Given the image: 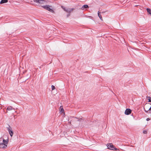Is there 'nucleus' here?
<instances>
[{"label": "nucleus", "instance_id": "nucleus-12", "mask_svg": "<svg viewBox=\"0 0 151 151\" xmlns=\"http://www.w3.org/2000/svg\"><path fill=\"white\" fill-rule=\"evenodd\" d=\"M8 2V0H1L0 1V3L2 4L3 3H6Z\"/></svg>", "mask_w": 151, "mask_h": 151}, {"label": "nucleus", "instance_id": "nucleus-4", "mask_svg": "<svg viewBox=\"0 0 151 151\" xmlns=\"http://www.w3.org/2000/svg\"><path fill=\"white\" fill-rule=\"evenodd\" d=\"M34 2L36 3H38L40 4H46L47 3V1L44 0H33Z\"/></svg>", "mask_w": 151, "mask_h": 151}, {"label": "nucleus", "instance_id": "nucleus-20", "mask_svg": "<svg viewBox=\"0 0 151 151\" xmlns=\"http://www.w3.org/2000/svg\"><path fill=\"white\" fill-rule=\"evenodd\" d=\"M150 120V119H149V118H147V119H146V120L147 121H148L149 120Z\"/></svg>", "mask_w": 151, "mask_h": 151}, {"label": "nucleus", "instance_id": "nucleus-19", "mask_svg": "<svg viewBox=\"0 0 151 151\" xmlns=\"http://www.w3.org/2000/svg\"><path fill=\"white\" fill-rule=\"evenodd\" d=\"M68 123H70V124H71V120L70 119H68Z\"/></svg>", "mask_w": 151, "mask_h": 151}, {"label": "nucleus", "instance_id": "nucleus-17", "mask_svg": "<svg viewBox=\"0 0 151 151\" xmlns=\"http://www.w3.org/2000/svg\"><path fill=\"white\" fill-rule=\"evenodd\" d=\"M147 130H144L143 131V133L144 134H147Z\"/></svg>", "mask_w": 151, "mask_h": 151}, {"label": "nucleus", "instance_id": "nucleus-2", "mask_svg": "<svg viewBox=\"0 0 151 151\" xmlns=\"http://www.w3.org/2000/svg\"><path fill=\"white\" fill-rule=\"evenodd\" d=\"M107 148L111 150H116V148H115L112 143H109L107 145Z\"/></svg>", "mask_w": 151, "mask_h": 151}, {"label": "nucleus", "instance_id": "nucleus-8", "mask_svg": "<svg viewBox=\"0 0 151 151\" xmlns=\"http://www.w3.org/2000/svg\"><path fill=\"white\" fill-rule=\"evenodd\" d=\"M7 147V145L3 143H0V148H6Z\"/></svg>", "mask_w": 151, "mask_h": 151}, {"label": "nucleus", "instance_id": "nucleus-1", "mask_svg": "<svg viewBox=\"0 0 151 151\" xmlns=\"http://www.w3.org/2000/svg\"><path fill=\"white\" fill-rule=\"evenodd\" d=\"M42 7L45 9L52 13L54 12V11L52 8V6L48 5L42 6Z\"/></svg>", "mask_w": 151, "mask_h": 151}, {"label": "nucleus", "instance_id": "nucleus-7", "mask_svg": "<svg viewBox=\"0 0 151 151\" xmlns=\"http://www.w3.org/2000/svg\"><path fill=\"white\" fill-rule=\"evenodd\" d=\"M132 112V110L129 109H127L125 111V114L126 115H129Z\"/></svg>", "mask_w": 151, "mask_h": 151}, {"label": "nucleus", "instance_id": "nucleus-11", "mask_svg": "<svg viewBox=\"0 0 151 151\" xmlns=\"http://www.w3.org/2000/svg\"><path fill=\"white\" fill-rule=\"evenodd\" d=\"M89 6H88L87 5H83L81 8V9L82 10H84V9L86 8H88Z\"/></svg>", "mask_w": 151, "mask_h": 151}, {"label": "nucleus", "instance_id": "nucleus-9", "mask_svg": "<svg viewBox=\"0 0 151 151\" xmlns=\"http://www.w3.org/2000/svg\"><path fill=\"white\" fill-rule=\"evenodd\" d=\"M8 130L11 136L12 137L13 134V132L12 130V128H9L8 129Z\"/></svg>", "mask_w": 151, "mask_h": 151}, {"label": "nucleus", "instance_id": "nucleus-21", "mask_svg": "<svg viewBox=\"0 0 151 151\" xmlns=\"http://www.w3.org/2000/svg\"><path fill=\"white\" fill-rule=\"evenodd\" d=\"M62 8H63L64 9V10L65 11V9L63 8V6H62Z\"/></svg>", "mask_w": 151, "mask_h": 151}, {"label": "nucleus", "instance_id": "nucleus-22", "mask_svg": "<svg viewBox=\"0 0 151 151\" xmlns=\"http://www.w3.org/2000/svg\"><path fill=\"white\" fill-rule=\"evenodd\" d=\"M106 12V11L102 12V13H105Z\"/></svg>", "mask_w": 151, "mask_h": 151}, {"label": "nucleus", "instance_id": "nucleus-6", "mask_svg": "<svg viewBox=\"0 0 151 151\" xmlns=\"http://www.w3.org/2000/svg\"><path fill=\"white\" fill-rule=\"evenodd\" d=\"M74 10L73 8H69L68 9H67V13H68V14H67V17H68L70 16V13L72 12L73 10Z\"/></svg>", "mask_w": 151, "mask_h": 151}, {"label": "nucleus", "instance_id": "nucleus-5", "mask_svg": "<svg viewBox=\"0 0 151 151\" xmlns=\"http://www.w3.org/2000/svg\"><path fill=\"white\" fill-rule=\"evenodd\" d=\"M60 112L64 117L65 116V114L62 106H60L59 109Z\"/></svg>", "mask_w": 151, "mask_h": 151}, {"label": "nucleus", "instance_id": "nucleus-3", "mask_svg": "<svg viewBox=\"0 0 151 151\" xmlns=\"http://www.w3.org/2000/svg\"><path fill=\"white\" fill-rule=\"evenodd\" d=\"M151 105V104L148 103L146 104L144 107V108L145 111L146 112H149V110H148L147 109H149L150 107V105Z\"/></svg>", "mask_w": 151, "mask_h": 151}, {"label": "nucleus", "instance_id": "nucleus-13", "mask_svg": "<svg viewBox=\"0 0 151 151\" xmlns=\"http://www.w3.org/2000/svg\"><path fill=\"white\" fill-rule=\"evenodd\" d=\"M100 12H99V11L98 12V16L99 17V18H100V19L101 20V21H103V19L102 18V17H101V16L99 14V13H100Z\"/></svg>", "mask_w": 151, "mask_h": 151}, {"label": "nucleus", "instance_id": "nucleus-18", "mask_svg": "<svg viewBox=\"0 0 151 151\" xmlns=\"http://www.w3.org/2000/svg\"><path fill=\"white\" fill-rule=\"evenodd\" d=\"M51 87L52 90L55 89V87L53 85H52Z\"/></svg>", "mask_w": 151, "mask_h": 151}, {"label": "nucleus", "instance_id": "nucleus-14", "mask_svg": "<svg viewBox=\"0 0 151 151\" xmlns=\"http://www.w3.org/2000/svg\"><path fill=\"white\" fill-rule=\"evenodd\" d=\"M3 143L7 145L8 143V141L6 140H5L4 139H3Z\"/></svg>", "mask_w": 151, "mask_h": 151}, {"label": "nucleus", "instance_id": "nucleus-10", "mask_svg": "<svg viewBox=\"0 0 151 151\" xmlns=\"http://www.w3.org/2000/svg\"><path fill=\"white\" fill-rule=\"evenodd\" d=\"M7 110H8L9 111H11V110H14V112H15V109L14 108H13L12 106H8L7 109Z\"/></svg>", "mask_w": 151, "mask_h": 151}, {"label": "nucleus", "instance_id": "nucleus-15", "mask_svg": "<svg viewBox=\"0 0 151 151\" xmlns=\"http://www.w3.org/2000/svg\"><path fill=\"white\" fill-rule=\"evenodd\" d=\"M147 10L148 13L151 15V9L149 8H147Z\"/></svg>", "mask_w": 151, "mask_h": 151}, {"label": "nucleus", "instance_id": "nucleus-16", "mask_svg": "<svg viewBox=\"0 0 151 151\" xmlns=\"http://www.w3.org/2000/svg\"><path fill=\"white\" fill-rule=\"evenodd\" d=\"M148 99V102H151V97L148 96L147 97Z\"/></svg>", "mask_w": 151, "mask_h": 151}]
</instances>
